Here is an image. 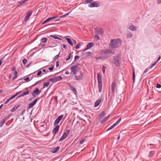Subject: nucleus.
Here are the masks:
<instances>
[{"instance_id":"nucleus-1","label":"nucleus","mask_w":161,"mask_h":161,"mask_svg":"<svg viewBox=\"0 0 161 161\" xmlns=\"http://www.w3.org/2000/svg\"><path fill=\"white\" fill-rule=\"evenodd\" d=\"M121 44V41L119 38L116 39H112L110 41V46L111 48H114L119 47Z\"/></svg>"},{"instance_id":"nucleus-2","label":"nucleus","mask_w":161,"mask_h":161,"mask_svg":"<svg viewBox=\"0 0 161 161\" xmlns=\"http://www.w3.org/2000/svg\"><path fill=\"white\" fill-rule=\"evenodd\" d=\"M97 78L99 87V92H101L102 89V77L100 73H98L97 74Z\"/></svg>"},{"instance_id":"nucleus-3","label":"nucleus","mask_w":161,"mask_h":161,"mask_svg":"<svg viewBox=\"0 0 161 161\" xmlns=\"http://www.w3.org/2000/svg\"><path fill=\"white\" fill-rule=\"evenodd\" d=\"M114 65L116 66H120V62L119 57L117 56L114 57Z\"/></svg>"},{"instance_id":"nucleus-4","label":"nucleus","mask_w":161,"mask_h":161,"mask_svg":"<svg viewBox=\"0 0 161 161\" xmlns=\"http://www.w3.org/2000/svg\"><path fill=\"white\" fill-rule=\"evenodd\" d=\"M88 6L90 7H97L100 6V3L98 2H93L92 3H89Z\"/></svg>"},{"instance_id":"nucleus-5","label":"nucleus","mask_w":161,"mask_h":161,"mask_svg":"<svg viewBox=\"0 0 161 161\" xmlns=\"http://www.w3.org/2000/svg\"><path fill=\"white\" fill-rule=\"evenodd\" d=\"M70 132V130H67L64 133L63 135L59 139L58 141L59 142H60L61 141H62L66 137L68 136Z\"/></svg>"},{"instance_id":"nucleus-6","label":"nucleus","mask_w":161,"mask_h":161,"mask_svg":"<svg viewBox=\"0 0 161 161\" xmlns=\"http://www.w3.org/2000/svg\"><path fill=\"white\" fill-rule=\"evenodd\" d=\"M70 132V130H67L64 133L63 135L59 139L58 141L59 142H60L61 141H62L66 137L68 136Z\"/></svg>"},{"instance_id":"nucleus-7","label":"nucleus","mask_w":161,"mask_h":161,"mask_svg":"<svg viewBox=\"0 0 161 161\" xmlns=\"http://www.w3.org/2000/svg\"><path fill=\"white\" fill-rule=\"evenodd\" d=\"M41 90H39L37 88H36L32 92V95L34 97L38 95L41 92Z\"/></svg>"},{"instance_id":"nucleus-8","label":"nucleus","mask_w":161,"mask_h":161,"mask_svg":"<svg viewBox=\"0 0 161 161\" xmlns=\"http://www.w3.org/2000/svg\"><path fill=\"white\" fill-rule=\"evenodd\" d=\"M10 116L8 115L6 116L1 121H0V127H2L5 122L9 118Z\"/></svg>"},{"instance_id":"nucleus-9","label":"nucleus","mask_w":161,"mask_h":161,"mask_svg":"<svg viewBox=\"0 0 161 161\" xmlns=\"http://www.w3.org/2000/svg\"><path fill=\"white\" fill-rule=\"evenodd\" d=\"M63 116V115H61L57 117L54 122V124L55 126L57 125L59 123L60 121L62 119Z\"/></svg>"},{"instance_id":"nucleus-10","label":"nucleus","mask_w":161,"mask_h":161,"mask_svg":"<svg viewBox=\"0 0 161 161\" xmlns=\"http://www.w3.org/2000/svg\"><path fill=\"white\" fill-rule=\"evenodd\" d=\"M32 14V11H29L27 13L26 16L24 18V21L25 22L27 21L29 19V17H30Z\"/></svg>"},{"instance_id":"nucleus-11","label":"nucleus","mask_w":161,"mask_h":161,"mask_svg":"<svg viewBox=\"0 0 161 161\" xmlns=\"http://www.w3.org/2000/svg\"><path fill=\"white\" fill-rule=\"evenodd\" d=\"M128 29L133 31H135L136 30L137 28L136 26L132 24H130V25Z\"/></svg>"},{"instance_id":"nucleus-12","label":"nucleus","mask_w":161,"mask_h":161,"mask_svg":"<svg viewBox=\"0 0 161 161\" xmlns=\"http://www.w3.org/2000/svg\"><path fill=\"white\" fill-rule=\"evenodd\" d=\"M116 88V84L115 82H114L112 83L111 85V88L113 93H114L115 90Z\"/></svg>"},{"instance_id":"nucleus-13","label":"nucleus","mask_w":161,"mask_h":161,"mask_svg":"<svg viewBox=\"0 0 161 161\" xmlns=\"http://www.w3.org/2000/svg\"><path fill=\"white\" fill-rule=\"evenodd\" d=\"M38 100V99H36L31 103H30L29 104L28 108H30L34 106L36 104Z\"/></svg>"},{"instance_id":"nucleus-14","label":"nucleus","mask_w":161,"mask_h":161,"mask_svg":"<svg viewBox=\"0 0 161 161\" xmlns=\"http://www.w3.org/2000/svg\"><path fill=\"white\" fill-rule=\"evenodd\" d=\"M94 45V44L92 42H90L88 43L86 47L84 49V51H85L86 50L89 49L90 48H91Z\"/></svg>"},{"instance_id":"nucleus-15","label":"nucleus","mask_w":161,"mask_h":161,"mask_svg":"<svg viewBox=\"0 0 161 161\" xmlns=\"http://www.w3.org/2000/svg\"><path fill=\"white\" fill-rule=\"evenodd\" d=\"M68 85L69 87L70 88L71 91L73 92L75 94H77V92L76 89L73 87L69 83Z\"/></svg>"},{"instance_id":"nucleus-16","label":"nucleus","mask_w":161,"mask_h":161,"mask_svg":"<svg viewBox=\"0 0 161 161\" xmlns=\"http://www.w3.org/2000/svg\"><path fill=\"white\" fill-rule=\"evenodd\" d=\"M59 129V126L58 125H57L55 128H54L52 132L53 134L54 135L58 133Z\"/></svg>"},{"instance_id":"nucleus-17","label":"nucleus","mask_w":161,"mask_h":161,"mask_svg":"<svg viewBox=\"0 0 161 161\" xmlns=\"http://www.w3.org/2000/svg\"><path fill=\"white\" fill-rule=\"evenodd\" d=\"M101 102V99H100L97 100L95 103L94 106L95 107H97Z\"/></svg>"},{"instance_id":"nucleus-18","label":"nucleus","mask_w":161,"mask_h":161,"mask_svg":"<svg viewBox=\"0 0 161 161\" xmlns=\"http://www.w3.org/2000/svg\"><path fill=\"white\" fill-rule=\"evenodd\" d=\"M97 33L98 35H102L103 33V31L101 28H98L97 29Z\"/></svg>"},{"instance_id":"nucleus-19","label":"nucleus","mask_w":161,"mask_h":161,"mask_svg":"<svg viewBox=\"0 0 161 161\" xmlns=\"http://www.w3.org/2000/svg\"><path fill=\"white\" fill-rule=\"evenodd\" d=\"M79 65V64L78 65H76L73 66H72L70 68L72 71H76V69L77 68Z\"/></svg>"},{"instance_id":"nucleus-20","label":"nucleus","mask_w":161,"mask_h":161,"mask_svg":"<svg viewBox=\"0 0 161 161\" xmlns=\"http://www.w3.org/2000/svg\"><path fill=\"white\" fill-rule=\"evenodd\" d=\"M65 39L71 46H73V43L72 42L70 38L66 37L65 38Z\"/></svg>"},{"instance_id":"nucleus-21","label":"nucleus","mask_w":161,"mask_h":161,"mask_svg":"<svg viewBox=\"0 0 161 161\" xmlns=\"http://www.w3.org/2000/svg\"><path fill=\"white\" fill-rule=\"evenodd\" d=\"M19 105L15 106H14L13 108L11 109L10 110V111L12 112L15 111L16 110H17L18 108L19 107Z\"/></svg>"},{"instance_id":"nucleus-22","label":"nucleus","mask_w":161,"mask_h":161,"mask_svg":"<svg viewBox=\"0 0 161 161\" xmlns=\"http://www.w3.org/2000/svg\"><path fill=\"white\" fill-rule=\"evenodd\" d=\"M59 147H57L54 148H53L52 150V152L53 153H56L57 151H58V150L59 149Z\"/></svg>"},{"instance_id":"nucleus-23","label":"nucleus","mask_w":161,"mask_h":161,"mask_svg":"<svg viewBox=\"0 0 161 161\" xmlns=\"http://www.w3.org/2000/svg\"><path fill=\"white\" fill-rule=\"evenodd\" d=\"M28 0H23L20 1L19 3V4L18 5L17 7L19 6V5H22L25 2H27Z\"/></svg>"},{"instance_id":"nucleus-24","label":"nucleus","mask_w":161,"mask_h":161,"mask_svg":"<svg viewBox=\"0 0 161 161\" xmlns=\"http://www.w3.org/2000/svg\"><path fill=\"white\" fill-rule=\"evenodd\" d=\"M75 79L77 80H81L82 79V77L81 76H77V75H75Z\"/></svg>"},{"instance_id":"nucleus-25","label":"nucleus","mask_w":161,"mask_h":161,"mask_svg":"<svg viewBox=\"0 0 161 161\" xmlns=\"http://www.w3.org/2000/svg\"><path fill=\"white\" fill-rule=\"evenodd\" d=\"M111 50H106V51H104L103 53H105V57L106 58L107 57V54H108L109 53H111Z\"/></svg>"},{"instance_id":"nucleus-26","label":"nucleus","mask_w":161,"mask_h":161,"mask_svg":"<svg viewBox=\"0 0 161 161\" xmlns=\"http://www.w3.org/2000/svg\"><path fill=\"white\" fill-rule=\"evenodd\" d=\"M54 78L56 82L62 79V78L60 76H58L57 77H55Z\"/></svg>"},{"instance_id":"nucleus-27","label":"nucleus","mask_w":161,"mask_h":161,"mask_svg":"<svg viewBox=\"0 0 161 161\" xmlns=\"http://www.w3.org/2000/svg\"><path fill=\"white\" fill-rule=\"evenodd\" d=\"M50 36L51 37H52L53 38H54V39H58L59 40H62V39H61L59 37L57 36H55V35H51Z\"/></svg>"},{"instance_id":"nucleus-28","label":"nucleus","mask_w":161,"mask_h":161,"mask_svg":"<svg viewBox=\"0 0 161 161\" xmlns=\"http://www.w3.org/2000/svg\"><path fill=\"white\" fill-rule=\"evenodd\" d=\"M105 115V113L104 112H103L101 113L99 115V118L100 119H102Z\"/></svg>"},{"instance_id":"nucleus-29","label":"nucleus","mask_w":161,"mask_h":161,"mask_svg":"<svg viewBox=\"0 0 161 161\" xmlns=\"http://www.w3.org/2000/svg\"><path fill=\"white\" fill-rule=\"evenodd\" d=\"M132 34L129 31L127 34V38H130L132 37Z\"/></svg>"},{"instance_id":"nucleus-30","label":"nucleus","mask_w":161,"mask_h":161,"mask_svg":"<svg viewBox=\"0 0 161 161\" xmlns=\"http://www.w3.org/2000/svg\"><path fill=\"white\" fill-rule=\"evenodd\" d=\"M41 42L42 43H46L47 40V39L46 37H43L42 38Z\"/></svg>"},{"instance_id":"nucleus-31","label":"nucleus","mask_w":161,"mask_h":161,"mask_svg":"<svg viewBox=\"0 0 161 161\" xmlns=\"http://www.w3.org/2000/svg\"><path fill=\"white\" fill-rule=\"evenodd\" d=\"M109 116H108L107 117L105 118L103 120H102L101 121V124L104 123L105 122H106L108 119V118Z\"/></svg>"},{"instance_id":"nucleus-32","label":"nucleus","mask_w":161,"mask_h":161,"mask_svg":"<svg viewBox=\"0 0 161 161\" xmlns=\"http://www.w3.org/2000/svg\"><path fill=\"white\" fill-rule=\"evenodd\" d=\"M155 152L154 151H150L149 154L148 155V157H151L153 156Z\"/></svg>"},{"instance_id":"nucleus-33","label":"nucleus","mask_w":161,"mask_h":161,"mask_svg":"<svg viewBox=\"0 0 161 161\" xmlns=\"http://www.w3.org/2000/svg\"><path fill=\"white\" fill-rule=\"evenodd\" d=\"M50 83L49 82H45L44 83V86L43 88L45 87H47L49 85Z\"/></svg>"},{"instance_id":"nucleus-34","label":"nucleus","mask_w":161,"mask_h":161,"mask_svg":"<svg viewBox=\"0 0 161 161\" xmlns=\"http://www.w3.org/2000/svg\"><path fill=\"white\" fill-rule=\"evenodd\" d=\"M132 78H133V80L134 82H135V72L134 69H133V73H132Z\"/></svg>"},{"instance_id":"nucleus-35","label":"nucleus","mask_w":161,"mask_h":161,"mask_svg":"<svg viewBox=\"0 0 161 161\" xmlns=\"http://www.w3.org/2000/svg\"><path fill=\"white\" fill-rule=\"evenodd\" d=\"M116 125L114 123L112 125H111L110 127H109L107 130H109L113 128H114L115 126Z\"/></svg>"},{"instance_id":"nucleus-36","label":"nucleus","mask_w":161,"mask_h":161,"mask_svg":"<svg viewBox=\"0 0 161 161\" xmlns=\"http://www.w3.org/2000/svg\"><path fill=\"white\" fill-rule=\"evenodd\" d=\"M49 80L53 82H56L54 77H53L49 79Z\"/></svg>"},{"instance_id":"nucleus-37","label":"nucleus","mask_w":161,"mask_h":161,"mask_svg":"<svg viewBox=\"0 0 161 161\" xmlns=\"http://www.w3.org/2000/svg\"><path fill=\"white\" fill-rule=\"evenodd\" d=\"M69 13H66L65 14H64V15H63L60 16V18H64V17H66V16H68L69 14Z\"/></svg>"},{"instance_id":"nucleus-38","label":"nucleus","mask_w":161,"mask_h":161,"mask_svg":"<svg viewBox=\"0 0 161 161\" xmlns=\"http://www.w3.org/2000/svg\"><path fill=\"white\" fill-rule=\"evenodd\" d=\"M80 46L81 44H80V43H78L77 44L75 48L76 49H79L80 48Z\"/></svg>"},{"instance_id":"nucleus-39","label":"nucleus","mask_w":161,"mask_h":161,"mask_svg":"<svg viewBox=\"0 0 161 161\" xmlns=\"http://www.w3.org/2000/svg\"><path fill=\"white\" fill-rule=\"evenodd\" d=\"M50 20H51V19H50V18L47 19H46V20H45L42 23V24H45L47 22H48L49 21H50Z\"/></svg>"},{"instance_id":"nucleus-40","label":"nucleus","mask_w":161,"mask_h":161,"mask_svg":"<svg viewBox=\"0 0 161 161\" xmlns=\"http://www.w3.org/2000/svg\"><path fill=\"white\" fill-rule=\"evenodd\" d=\"M17 71L15 70V72H14L15 76L14 78H13V80H14L17 77Z\"/></svg>"},{"instance_id":"nucleus-41","label":"nucleus","mask_w":161,"mask_h":161,"mask_svg":"<svg viewBox=\"0 0 161 161\" xmlns=\"http://www.w3.org/2000/svg\"><path fill=\"white\" fill-rule=\"evenodd\" d=\"M22 62L25 65L27 63V60L26 59H24L23 60Z\"/></svg>"},{"instance_id":"nucleus-42","label":"nucleus","mask_w":161,"mask_h":161,"mask_svg":"<svg viewBox=\"0 0 161 161\" xmlns=\"http://www.w3.org/2000/svg\"><path fill=\"white\" fill-rule=\"evenodd\" d=\"M106 69V67L104 65H103L102 67V71L103 74L105 73V71Z\"/></svg>"},{"instance_id":"nucleus-43","label":"nucleus","mask_w":161,"mask_h":161,"mask_svg":"<svg viewBox=\"0 0 161 161\" xmlns=\"http://www.w3.org/2000/svg\"><path fill=\"white\" fill-rule=\"evenodd\" d=\"M95 38L97 40H100L99 37L97 35H95Z\"/></svg>"},{"instance_id":"nucleus-44","label":"nucleus","mask_w":161,"mask_h":161,"mask_svg":"<svg viewBox=\"0 0 161 161\" xmlns=\"http://www.w3.org/2000/svg\"><path fill=\"white\" fill-rule=\"evenodd\" d=\"M23 95H25L29 94V91L28 90H27V91L24 92L23 93Z\"/></svg>"},{"instance_id":"nucleus-45","label":"nucleus","mask_w":161,"mask_h":161,"mask_svg":"<svg viewBox=\"0 0 161 161\" xmlns=\"http://www.w3.org/2000/svg\"><path fill=\"white\" fill-rule=\"evenodd\" d=\"M121 120L120 118L114 124L117 125L119 123H120Z\"/></svg>"},{"instance_id":"nucleus-46","label":"nucleus","mask_w":161,"mask_h":161,"mask_svg":"<svg viewBox=\"0 0 161 161\" xmlns=\"http://www.w3.org/2000/svg\"><path fill=\"white\" fill-rule=\"evenodd\" d=\"M71 53H69V54L68 58L66 59V61H68L71 58Z\"/></svg>"},{"instance_id":"nucleus-47","label":"nucleus","mask_w":161,"mask_h":161,"mask_svg":"<svg viewBox=\"0 0 161 161\" xmlns=\"http://www.w3.org/2000/svg\"><path fill=\"white\" fill-rule=\"evenodd\" d=\"M157 62V61H156L154 63H153L150 67V68H152L153 66H154L155 64Z\"/></svg>"},{"instance_id":"nucleus-48","label":"nucleus","mask_w":161,"mask_h":161,"mask_svg":"<svg viewBox=\"0 0 161 161\" xmlns=\"http://www.w3.org/2000/svg\"><path fill=\"white\" fill-rule=\"evenodd\" d=\"M157 62V61H156L154 63H153L150 67V68H152L153 66H154L155 64Z\"/></svg>"},{"instance_id":"nucleus-49","label":"nucleus","mask_w":161,"mask_h":161,"mask_svg":"<svg viewBox=\"0 0 161 161\" xmlns=\"http://www.w3.org/2000/svg\"><path fill=\"white\" fill-rule=\"evenodd\" d=\"M157 62V61H156L154 63H153L150 67V68H152L153 66H154L155 64Z\"/></svg>"},{"instance_id":"nucleus-50","label":"nucleus","mask_w":161,"mask_h":161,"mask_svg":"<svg viewBox=\"0 0 161 161\" xmlns=\"http://www.w3.org/2000/svg\"><path fill=\"white\" fill-rule=\"evenodd\" d=\"M58 17V16H55L50 17L51 20L53 19Z\"/></svg>"},{"instance_id":"nucleus-51","label":"nucleus","mask_w":161,"mask_h":161,"mask_svg":"<svg viewBox=\"0 0 161 161\" xmlns=\"http://www.w3.org/2000/svg\"><path fill=\"white\" fill-rule=\"evenodd\" d=\"M54 68V66H52L51 67L48 68V69L50 71H52L53 70Z\"/></svg>"},{"instance_id":"nucleus-52","label":"nucleus","mask_w":161,"mask_h":161,"mask_svg":"<svg viewBox=\"0 0 161 161\" xmlns=\"http://www.w3.org/2000/svg\"><path fill=\"white\" fill-rule=\"evenodd\" d=\"M11 100V99H10V98L7 99L5 102V104H7L9 101H10Z\"/></svg>"},{"instance_id":"nucleus-53","label":"nucleus","mask_w":161,"mask_h":161,"mask_svg":"<svg viewBox=\"0 0 161 161\" xmlns=\"http://www.w3.org/2000/svg\"><path fill=\"white\" fill-rule=\"evenodd\" d=\"M79 58H80V57L79 56H75V58L74 62L75 61H76L77 60L79 59Z\"/></svg>"},{"instance_id":"nucleus-54","label":"nucleus","mask_w":161,"mask_h":161,"mask_svg":"<svg viewBox=\"0 0 161 161\" xmlns=\"http://www.w3.org/2000/svg\"><path fill=\"white\" fill-rule=\"evenodd\" d=\"M85 141V139H82V140H81V141H80L79 143L80 144H82Z\"/></svg>"},{"instance_id":"nucleus-55","label":"nucleus","mask_w":161,"mask_h":161,"mask_svg":"<svg viewBox=\"0 0 161 161\" xmlns=\"http://www.w3.org/2000/svg\"><path fill=\"white\" fill-rule=\"evenodd\" d=\"M24 80L25 81H29L30 80V78L28 77H27L24 79Z\"/></svg>"},{"instance_id":"nucleus-56","label":"nucleus","mask_w":161,"mask_h":161,"mask_svg":"<svg viewBox=\"0 0 161 161\" xmlns=\"http://www.w3.org/2000/svg\"><path fill=\"white\" fill-rule=\"evenodd\" d=\"M4 58H2L1 59H0V66L3 63V61L4 60Z\"/></svg>"},{"instance_id":"nucleus-57","label":"nucleus","mask_w":161,"mask_h":161,"mask_svg":"<svg viewBox=\"0 0 161 161\" xmlns=\"http://www.w3.org/2000/svg\"><path fill=\"white\" fill-rule=\"evenodd\" d=\"M42 72L41 71H39L37 73V76H39L42 74Z\"/></svg>"},{"instance_id":"nucleus-58","label":"nucleus","mask_w":161,"mask_h":161,"mask_svg":"<svg viewBox=\"0 0 161 161\" xmlns=\"http://www.w3.org/2000/svg\"><path fill=\"white\" fill-rule=\"evenodd\" d=\"M59 56V54L56 55L53 58L54 59H56Z\"/></svg>"},{"instance_id":"nucleus-59","label":"nucleus","mask_w":161,"mask_h":161,"mask_svg":"<svg viewBox=\"0 0 161 161\" xmlns=\"http://www.w3.org/2000/svg\"><path fill=\"white\" fill-rule=\"evenodd\" d=\"M46 126V125H40V127H39L40 130H42V129H43L42 127H43L44 126Z\"/></svg>"},{"instance_id":"nucleus-60","label":"nucleus","mask_w":161,"mask_h":161,"mask_svg":"<svg viewBox=\"0 0 161 161\" xmlns=\"http://www.w3.org/2000/svg\"><path fill=\"white\" fill-rule=\"evenodd\" d=\"M156 87L157 88H160L161 87V85L159 84H158L156 86Z\"/></svg>"},{"instance_id":"nucleus-61","label":"nucleus","mask_w":161,"mask_h":161,"mask_svg":"<svg viewBox=\"0 0 161 161\" xmlns=\"http://www.w3.org/2000/svg\"><path fill=\"white\" fill-rule=\"evenodd\" d=\"M59 65V62L58 61L56 62V66L57 67H58Z\"/></svg>"},{"instance_id":"nucleus-62","label":"nucleus","mask_w":161,"mask_h":161,"mask_svg":"<svg viewBox=\"0 0 161 161\" xmlns=\"http://www.w3.org/2000/svg\"><path fill=\"white\" fill-rule=\"evenodd\" d=\"M95 58L97 60L100 59H102V57H96Z\"/></svg>"},{"instance_id":"nucleus-63","label":"nucleus","mask_w":161,"mask_h":161,"mask_svg":"<svg viewBox=\"0 0 161 161\" xmlns=\"http://www.w3.org/2000/svg\"><path fill=\"white\" fill-rule=\"evenodd\" d=\"M24 96V95H23V93H22V94H20L19 96L18 97H17V98H19V97H22Z\"/></svg>"},{"instance_id":"nucleus-64","label":"nucleus","mask_w":161,"mask_h":161,"mask_svg":"<svg viewBox=\"0 0 161 161\" xmlns=\"http://www.w3.org/2000/svg\"><path fill=\"white\" fill-rule=\"evenodd\" d=\"M157 3L158 4H161V0H158L157 1Z\"/></svg>"}]
</instances>
